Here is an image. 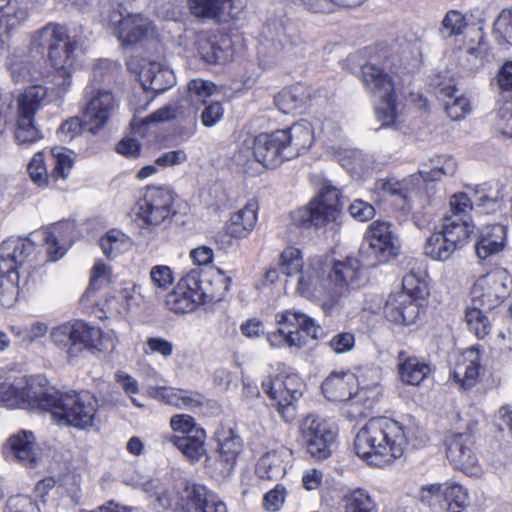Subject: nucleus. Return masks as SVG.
<instances>
[{"instance_id": "obj_1", "label": "nucleus", "mask_w": 512, "mask_h": 512, "mask_svg": "<svg viewBox=\"0 0 512 512\" xmlns=\"http://www.w3.org/2000/svg\"><path fill=\"white\" fill-rule=\"evenodd\" d=\"M0 402L9 408L47 411L60 425L87 429L93 426L98 402L88 392L48 390L34 378L0 383Z\"/></svg>"}, {"instance_id": "obj_2", "label": "nucleus", "mask_w": 512, "mask_h": 512, "mask_svg": "<svg viewBox=\"0 0 512 512\" xmlns=\"http://www.w3.org/2000/svg\"><path fill=\"white\" fill-rule=\"evenodd\" d=\"M415 429L386 417L370 419L356 434V455L369 465L381 467L400 458L408 444L416 447Z\"/></svg>"}, {"instance_id": "obj_3", "label": "nucleus", "mask_w": 512, "mask_h": 512, "mask_svg": "<svg viewBox=\"0 0 512 512\" xmlns=\"http://www.w3.org/2000/svg\"><path fill=\"white\" fill-rule=\"evenodd\" d=\"M380 371L363 368L359 373L332 372L322 383V392L331 401H343L344 414L350 419L366 417L380 395Z\"/></svg>"}, {"instance_id": "obj_4", "label": "nucleus", "mask_w": 512, "mask_h": 512, "mask_svg": "<svg viewBox=\"0 0 512 512\" xmlns=\"http://www.w3.org/2000/svg\"><path fill=\"white\" fill-rule=\"evenodd\" d=\"M52 343L64 351L69 360L76 359L85 350L113 351L118 343L114 330L103 331L83 321L66 322L50 332Z\"/></svg>"}, {"instance_id": "obj_5", "label": "nucleus", "mask_w": 512, "mask_h": 512, "mask_svg": "<svg viewBox=\"0 0 512 512\" xmlns=\"http://www.w3.org/2000/svg\"><path fill=\"white\" fill-rule=\"evenodd\" d=\"M361 75L365 90L378 100L375 108L377 119L382 126L393 125L398 115L393 77L375 63L363 65Z\"/></svg>"}, {"instance_id": "obj_6", "label": "nucleus", "mask_w": 512, "mask_h": 512, "mask_svg": "<svg viewBox=\"0 0 512 512\" xmlns=\"http://www.w3.org/2000/svg\"><path fill=\"white\" fill-rule=\"evenodd\" d=\"M177 201L178 195L169 186H147L136 204L139 225L152 230L170 221L177 214Z\"/></svg>"}, {"instance_id": "obj_7", "label": "nucleus", "mask_w": 512, "mask_h": 512, "mask_svg": "<svg viewBox=\"0 0 512 512\" xmlns=\"http://www.w3.org/2000/svg\"><path fill=\"white\" fill-rule=\"evenodd\" d=\"M51 101L56 100L50 95L49 88L41 84L30 86L19 94L14 132L19 145L31 144L43 137L35 125V114Z\"/></svg>"}, {"instance_id": "obj_8", "label": "nucleus", "mask_w": 512, "mask_h": 512, "mask_svg": "<svg viewBox=\"0 0 512 512\" xmlns=\"http://www.w3.org/2000/svg\"><path fill=\"white\" fill-rule=\"evenodd\" d=\"M342 206L339 190L330 184H325L308 206L291 212V221L298 227L320 228L336 222L341 215Z\"/></svg>"}, {"instance_id": "obj_9", "label": "nucleus", "mask_w": 512, "mask_h": 512, "mask_svg": "<svg viewBox=\"0 0 512 512\" xmlns=\"http://www.w3.org/2000/svg\"><path fill=\"white\" fill-rule=\"evenodd\" d=\"M262 390L274 401L280 417L287 423L296 418V402L302 397L305 384L296 373H280L263 379Z\"/></svg>"}, {"instance_id": "obj_10", "label": "nucleus", "mask_w": 512, "mask_h": 512, "mask_svg": "<svg viewBox=\"0 0 512 512\" xmlns=\"http://www.w3.org/2000/svg\"><path fill=\"white\" fill-rule=\"evenodd\" d=\"M29 49L39 54L47 51L48 63H59L66 56L75 57L76 41L70 37L65 25L49 22L30 34Z\"/></svg>"}, {"instance_id": "obj_11", "label": "nucleus", "mask_w": 512, "mask_h": 512, "mask_svg": "<svg viewBox=\"0 0 512 512\" xmlns=\"http://www.w3.org/2000/svg\"><path fill=\"white\" fill-rule=\"evenodd\" d=\"M336 436L331 423L317 415H307L300 422L299 440L315 459L325 460L331 456Z\"/></svg>"}, {"instance_id": "obj_12", "label": "nucleus", "mask_w": 512, "mask_h": 512, "mask_svg": "<svg viewBox=\"0 0 512 512\" xmlns=\"http://www.w3.org/2000/svg\"><path fill=\"white\" fill-rule=\"evenodd\" d=\"M212 299L213 297L203 288L200 271L193 269L185 274L174 289L167 294L165 305L175 313L185 314Z\"/></svg>"}, {"instance_id": "obj_13", "label": "nucleus", "mask_w": 512, "mask_h": 512, "mask_svg": "<svg viewBox=\"0 0 512 512\" xmlns=\"http://www.w3.org/2000/svg\"><path fill=\"white\" fill-rule=\"evenodd\" d=\"M109 26L123 46H131L143 41L152 31V22L140 13H130L122 4L112 6V10L105 15Z\"/></svg>"}, {"instance_id": "obj_14", "label": "nucleus", "mask_w": 512, "mask_h": 512, "mask_svg": "<svg viewBox=\"0 0 512 512\" xmlns=\"http://www.w3.org/2000/svg\"><path fill=\"white\" fill-rule=\"evenodd\" d=\"M511 283V276L504 268H496L480 276L470 290L473 305L488 311L495 309L508 297Z\"/></svg>"}, {"instance_id": "obj_15", "label": "nucleus", "mask_w": 512, "mask_h": 512, "mask_svg": "<svg viewBox=\"0 0 512 512\" xmlns=\"http://www.w3.org/2000/svg\"><path fill=\"white\" fill-rule=\"evenodd\" d=\"M84 99V123L89 126L92 133H96L109 121L118 106L117 100L112 91L94 87L92 84L86 86Z\"/></svg>"}, {"instance_id": "obj_16", "label": "nucleus", "mask_w": 512, "mask_h": 512, "mask_svg": "<svg viewBox=\"0 0 512 512\" xmlns=\"http://www.w3.org/2000/svg\"><path fill=\"white\" fill-rule=\"evenodd\" d=\"M367 247L362 246L361 255H368V267H375L379 263L387 262L398 253V239L390 229L387 222H373L366 235Z\"/></svg>"}, {"instance_id": "obj_17", "label": "nucleus", "mask_w": 512, "mask_h": 512, "mask_svg": "<svg viewBox=\"0 0 512 512\" xmlns=\"http://www.w3.org/2000/svg\"><path fill=\"white\" fill-rule=\"evenodd\" d=\"M327 270L328 264L322 258L311 259L301 270L296 291L305 298L330 304Z\"/></svg>"}, {"instance_id": "obj_18", "label": "nucleus", "mask_w": 512, "mask_h": 512, "mask_svg": "<svg viewBox=\"0 0 512 512\" xmlns=\"http://www.w3.org/2000/svg\"><path fill=\"white\" fill-rule=\"evenodd\" d=\"M367 266V261L347 257L333 265L328 264L327 283L330 286V305L336 303L345 295L349 288L359 279L361 269Z\"/></svg>"}, {"instance_id": "obj_19", "label": "nucleus", "mask_w": 512, "mask_h": 512, "mask_svg": "<svg viewBox=\"0 0 512 512\" xmlns=\"http://www.w3.org/2000/svg\"><path fill=\"white\" fill-rule=\"evenodd\" d=\"M418 178L409 176L404 179L396 177L381 178L374 183V193L378 195L379 200L391 201L401 210L410 209V201L417 193Z\"/></svg>"}, {"instance_id": "obj_20", "label": "nucleus", "mask_w": 512, "mask_h": 512, "mask_svg": "<svg viewBox=\"0 0 512 512\" xmlns=\"http://www.w3.org/2000/svg\"><path fill=\"white\" fill-rule=\"evenodd\" d=\"M445 444L447 458L456 469L470 475L477 473L478 459L470 433H453L446 438Z\"/></svg>"}, {"instance_id": "obj_21", "label": "nucleus", "mask_w": 512, "mask_h": 512, "mask_svg": "<svg viewBox=\"0 0 512 512\" xmlns=\"http://www.w3.org/2000/svg\"><path fill=\"white\" fill-rule=\"evenodd\" d=\"M281 129L270 133H260L254 138L253 155L257 162L266 168H276L289 161Z\"/></svg>"}, {"instance_id": "obj_22", "label": "nucleus", "mask_w": 512, "mask_h": 512, "mask_svg": "<svg viewBox=\"0 0 512 512\" xmlns=\"http://www.w3.org/2000/svg\"><path fill=\"white\" fill-rule=\"evenodd\" d=\"M184 512H229L226 503L206 486L187 482L183 487Z\"/></svg>"}, {"instance_id": "obj_23", "label": "nucleus", "mask_w": 512, "mask_h": 512, "mask_svg": "<svg viewBox=\"0 0 512 512\" xmlns=\"http://www.w3.org/2000/svg\"><path fill=\"white\" fill-rule=\"evenodd\" d=\"M75 57L66 56L59 63L49 62L52 71L41 72L40 80L50 84V95L57 101L63 100L71 90L75 71Z\"/></svg>"}, {"instance_id": "obj_24", "label": "nucleus", "mask_w": 512, "mask_h": 512, "mask_svg": "<svg viewBox=\"0 0 512 512\" xmlns=\"http://www.w3.org/2000/svg\"><path fill=\"white\" fill-rule=\"evenodd\" d=\"M219 452L214 460L207 459L208 466L219 476L225 477L233 470L238 455L242 450V440L231 429L218 436Z\"/></svg>"}, {"instance_id": "obj_25", "label": "nucleus", "mask_w": 512, "mask_h": 512, "mask_svg": "<svg viewBox=\"0 0 512 512\" xmlns=\"http://www.w3.org/2000/svg\"><path fill=\"white\" fill-rule=\"evenodd\" d=\"M35 245L29 238L9 237L0 245V271H18L31 254Z\"/></svg>"}, {"instance_id": "obj_26", "label": "nucleus", "mask_w": 512, "mask_h": 512, "mask_svg": "<svg viewBox=\"0 0 512 512\" xmlns=\"http://www.w3.org/2000/svg\"><path fill=\"white\" fill-rule=\"evenodd\" d=\"M191 11L198 17L227 21L237 18L247 0H190Z\"/></svg>"}, {"instance_id": "obj_27", "label": "nucleus", "mask_w": 512, "mask_h": 512, "mask_svg": "<svg viewBox=\"0 0 512 512\" xmlns=\"http://www.w3.org/2000/svg\"><path fill=\"white\" fill-rule=\"evenodd\" d=\"M386 319L398 325H411L419 315V306L406 292H392L384 306Z\"/></svg>"}, {"instance_id": "obj_28", "label": "nucleus", "mask_w": 512, "mask_h": 512, "mask_svg": "<svg viewBox=\"0 0 512 512\" xmlns=\"http://www.w3.org/2000/svg\"><path fill=\"white\" fill-rule=\"evenodd\" d=\"M480 371V349L473 345L459 355L451 374L453 380L463 389H470L478 382Z\"/></svg>"}, {"instance_id": "obj_29", "label": "nucleus", "mask_w": 512, "mask_h": 512, "mask_svg": "<svg viewBox=\"0 0 512 512\" xmlns=\"http://www.w3.org/2000/svg\"><path fill=\"white\" fill-rule=\"evenodd\" d=\"M143 491L150 499V503L157 512L168 510L184 512L183 489L165 488L159 480L151 479L143 483Z\"/></svg>"}, {"instance_id": "obj_30", "label": "nucleus", "mask_w": 512, "mask_h": 512, "mask_svg": "<svg viewBox=\"0 0 512 512\" xmlns=\"http://www.w3.org/2000/svg\"><path fill=\"white\" fill-rule=\"evenodd\" d=\"M74 229L75 226L72 222L64 221L53 224L39 232L51 260L56 261L65 255L67 249L72 244Z\"/></svg>"}, {"instance_id": "obj_31", "label": "nucleus", "mask_w": 512, "mask_h": 512, "mask_svg": "<svg viewBox=\"0 0 512 512\" xmlns=\"http://www.w3.org/2000/svg\"><path fill=\"white\" fill-rule=\"evenodd\" d=\"M196 48L201 59L208 64L227 62L231 56V40L223 35L201 33L196 41Z\"/></svg>"}, {"instance_id": "obj_32", "label": "nucleus", "mask_w": 512, "mask_h": 512, "mask_svg": "<svg viewBox=\"0 0 512 512\" xmlns=\"http://www.w3.org/2000/svg\"><path fill=\"white\" fill-rule=\"evenodd\" d=\"M507 244V227L500 223L489 224L479 230L475 244L476 255L485 260L503 251Z\"/></svg>"}, {"instance_id": "obj_33", "label": "nucleus", "mask_w": 512, "mask_h": 512, "mask_svg": "<svg viewBox=\"0 0 512 512\" xmlns=\"http://www.w3.org/2000/svg\"><path fill=\"white\" fill-rule=\"evenodd\" d=\"M291 454V450L285 446L266 452L256 464V475L261 480L282 478L286 473Z\"/></svg>"}, {"instance_id": "obj_34", "label": "nucleus", "mask_w": 512, "mask_h": 512, "mask_svg": "<svg viewBox=\"0 0 512 512\" xmlns=\"http://www.w3.org/2000/svg\"><path fill=\"white\" fill-rule=\"evenodd\" d=\"M289 159L298 157L308 150L314 141L312 125L307 121L298 122L287 129H281Z\"/></svg>"}, {"instance_id": "obj_35", "label": "nucleus", "mask_w": 512, "mask_h": 512, "mask_svg": "<svg viewBox=\"0 0 512 512\" xmlns=\"http://www.w3.org/2000/svg\"><path fill=\"white\" fill-rule=\"evenodd\" d=\"M258 203L249 200L245 206L233 213L226 224V232L235 239L248 237L255 228L257 222Z\"/></svg>"}, {"instance_id": "obj_36", "label": "nucleus", "mask_w": 512, "mask_h": 512, "mask_svg": "<svg viewBox=\"0 0 512 512\" xmlns=\"http://www.w3.org/2000/svg\"><path fill=\"white\" fill-rule=\"evenodd\" d=\"M144 90L162 93L173 86L175 78L171 70L162 63L151 61L139 73Z\"/></svg>"}, {"instance_id": "obj_37", "label": "nucleus", "mask_w": 512, "mask_h": 512, "mask_svg": "<svg viewBox=\"0 0 512 512\" xmlns=\"http://www.w3.org/2000/svg\"><path fill=\"white\" fill-rule=\"evenodd\" d=\"M397 360L399 378L404 384L418 386L431 374L428 363L404 351L399 352Z\"/></svg>"}, {"instance_id": "obj_38", "label": "nucleus", "mask_w": 512, "mask_h": 512, "mask_svg": "<svg viewBox=\"0 0 512 512\" xmlns=\"http://www.w3.org/2000/svg\"><path fill=\"white\" fill-rule=\"evenodd\" d=\"M276 323L285 329L292 331H303L313 339H318L322 334V328L315 320L305 313L290 309L279 312L275 316Z\"/></svg>"}, {"instance_id": "obj_39", "label": "nucleus", "mask_w": 512, "mask_h": 512, "mask_svg": "<svg viewBox=\"0 0 512 512\" xmlns=\"http://www.w3.org/2000/svg\"><path fill=\"white\" fill-rule=\"evenodd\" d=\"M5 66L12 81L16 84L40 81L41 71L22 51H13L5 61Z\"/></svg>"}, {"instance_id": "obj_40", "label": "nucleus", "mask_w": 512, "mask_h": 512, "mask_svg": "<svg viewBox=\"0 0 512 512\" xmlns=\"http://www.w3.org/2000/svg\"><path fill=\"white\" fill-rule=\"evenodd\" d=\"M11 457L15 458L25 467H34L36 464L35 438L30 431H21L12 435L8 440Z\"/></svg>"}, {"instance_id": "obj_41", "label": "nucleus", "mask_w": 512, "mask_h": 512, "mask_svg": "<svg viewBox=\"0 0 512 512\" xmlns=\"http://www.w3.org/2000/svg\"><path fill=\"white\" fill-rule=\"evenodd\" d=\"M206 433L204 429L197 428L190 435L173 436L171 441L183 455L192 462L200 460L205 454Z\"/></svg>"}, {"instance_id": "obj_42", "label": "nucleus", "mask_w": 512, "mask_h": 512, "mask_svg": "<svg viewBox=\"0 0 512 512\" xmlns=\"http://www.w3.org/2000/svg\"><path fill=\"white\" fill-rule=\"evenodd\" d=\"M140 286L135 283H126L116 294L107 299V308L119 315H122L140 303Z\"/></svg>"}, {"instance_id": "obj_43", "label": "nucleus", "mask_w": 512, "mask_h": 512, "mask_svg": "<svg viewBox=\"0 0 512 512\" xmlns=\"http://www.w3.org/2000/svg\"><path fill=\"white\" fill-rule=\"evenodd\" d=\"M339 512H378L377 505L364 489L345 493L339 502Z\"/></svg>"}, {"instance_id": "obj_44", "label": "nucleus", "mask_w": 512, "mask_h": 512, "mask_svg": "<svg viewBox=\"0 0 512 512\" xmlns=\"http://www.w3.org/2000/svg\"><path fill=\"white\" fill-rule=\"evenodd\" d=\"M473 221H466L460 218L444 216L442 219L441 230H439L446 238L453 241V244L461 248L473 232Z\"/></svg>"}, {"instance_id": "obj_45", "label": "nucleus", "mask_w": 512, "mask_h": 512, "mask_svg": "<svg viewBox=\"0 0 512 512\" xmlns=\"http://www.w3.org/2000/svg\"><path fill=\"white\" fill-rule=\"evenodd\" d=\"M478 42L475 46L461 49L458 56L459 65L464 73H475L484 65L486 59V47L482 42L483 34L481 29L477 30Z\"/></svg>"}, {"instance_id": "obj_46", "label": "nucleus", "mask_w": 512, "mask_h": 512, "mask_svg": "<svg viewBox=\"0 0 512 512\" xmlns=\"http://www.w3.org/2000/svg\"><path fill=\"white\" fill-rule=\"evenodd\" d=\"M424 254L435 261H446L459 248L440 231H434L426 240Z\"/></svg>"}, {"instance_id": "obj_47", "label": "nucleus", "mask_w": 512, "mask_h": 512, "mask_svg": "<svg viewBox=\"0 0 512 512\" xmlns=\"http://www.w3.org/2000/svg\"><path fill=\"white\" fill-rule=\"evenodd\" d=\"M29 18L28 9L19 4L7 8L0 15V38L19 29Z\"/></svg>"}, {"instance_id": "obj_48", "label": "nucleus", "mask_w": 512, "mask_h": 512, "mask_svg": "<svg viewBox=\"0 0 512 512\" xmlns=\"http://www.w3.org/2000/svg\"><path fill=\"white\" fill-rule=\"evenodd\" d=\"M457 89L454 86H447L441 89V94L448 98L445 102V110L452 120L464 118L470 111V102L463 95L457 96Z\"/></svg>"}, {"instance_id": "obj_49", "label": "nucleus", "mask_w": 512, "mask_h": 512, "mask_svg": "<svg viewBox=\"0 0 512 512\" xmlns=\"http://www.w3.org/2000/svg\"><path fill=\"white\" fill-rule=\"evenodd\" d=\"M430 170L421 169L420 175L425 181H437L441 176H452L457 170V164L454 158L447 156H437L429 160Z\"/></svg>"}, {"instance_id": "obj_50", "label": "nucleus", "mask_w": 512, "mask_h": 512, "mask_svg": "<svg viewBox=\"0 0 512 512\" xmlns=\"http://www.w3.org/2000/svg\"><path fill=\"white\" fill-rule=\"evenodd\" d=\"M484 308L471 304L467 308L465 319L471 332L479 339L485 338L491 330V322L486 316Z\"/></svg>"}, {"instance_id": "obj_51", "label": "nucleus", "mask_w": 512, "mask_h": 512, "mask_svg": "<svg viewBox=\"0 0 512 512\" xmlns=\"http://www.w3.org/2000/svg\"><path fill=\"white\" fill-rule=\"evenodd\" d=\"M10 330L12 334L18 338L19 346L28 348L32 343L46 336L48 325L44 322L37 321L25 327L11 326Z\"/></svg>"}, {"instance_id": "obj_52", "label": "nucleus", "mask_w": 512, "mask_h": 512, "mask_svg": "<svg viewBox=\"0 0 512 512\" xmlns=\"http://www.w3.org/2000/svg\"><path fill=\"white\" fill-rule=\"evenodd\" d=\"M51 155L54 161V167L50 174L51 179L54 182L60 179L65 180L74 166L72 152L64 147H54L51 149Z\"/></svg>"}, {"instance_id": "obj_53", "label": "nucleus", "mask_w": 512, "mask_h": 512, "mask_svg": "<svg viewBox=\"0 0 512 512\" xmlns=\"http://www.w3.org/2000/svg\"><path fill=\"white\" fill-rule=\"evenodd\" d=\"M19 272L0 271V303L3 306L11 307L19 296Z\"/></svg>"}, {"instance_id": "obj_54", "label": "nucleus", "mask_w": 512, "mask_h": 512, "mask_svg": "<svg viewBox=\"0 0 512 512\" xmlns=\"http://www.w3.org/2000/svg\"><path fill=\"white\" fill-rule=\"evenodd\" d=\"M444 502L448 512H461L469 504L467 489L456 482L444 483Z\"/></svg>"}, {"instance_id": "obj_55", "label": "nucleus", "mask_w": 512, "mask_h": 512, "mask_svg": "<svg viewBox=\"0 0 512 512\" xmlns=\"http://www.w3.org/2000/svg\"><path fill=\"white\" fill-rule=\"evenodd\" d=\"M427 274L424 271H410L402 280V289L399 292H406L414 301L423 299L428 294L426 282Z\"/></svg>"}, {"instance_id": "obj_56", "label": "nucleus", "mask_w": 512, "mask_h": 512, "mask_svg": "<svg viewBox=\"0 0 512 512\" xmlns=\"http://www.w3.org/2000/svg\"><path fill=\"white\" fill-rule=\"evenodd\" d=\"M100 247L108 258H115L129 247V240L119 230H110L100 239Z\"/></svg>"}, {"instance_id": "obj_57", "label": "nucleus", "mask_w": 512, "mask_h": 512, "mask_svg": "<svg viewBox=\"0 0 512 512\" xmlns=\"http://www.w3.org/2000/svg\"><path fill=\"white\" fill-rule=\"evenodd\" d=\"M474 203L475 198H470L466 193H455L449 199V211L445 215L472 221L471 211L473 210Z\"/></svg>"}, {"instance_id": "obj_58", "label": "nucleus", "mask_w": 512, "mask_h": 512, "mask_svg": "<svg viewBox=\"0 0 512 512\" xmlns=\"http://www.w3.org/2000/svg\"><path fill=\"white\" fill-rule=\"evenodd\" d=\"M120 71V65L109 59H98L93 63L89 84L96 87L101 82L112 81Z\"/></svg>"}, {"instance_id": "obj_59", "label": "nucleus", "mask_w": 512, "mask_h": 512, "mask_svg": "<svg viewBox=\"0 0 512 512\" xmlns=\"http://www.w3.org/2000/svg\"><path fill=\"white\" fill-rule=\"evenodd\" d=\"M302 253L298 248L287 247L281 254L279 259L280 272L288 277L301 273L304 268Z\"/></svg>"}, {"instance_id": "obj_60", "label": "nucleus", "mask_w": 512, "mask_h": 512, "mask_svg": "<svg viewBox=\"0 0 512 512\" xmlns=\"http://www.w3.org/2000/svg\"><path fill=\"white\" fill-rule=\"evenodd\" d=\"M267 341L273 348L282 346L301 348L305 344V339L299 331H292L279 327L276 332L267 335Z\"/></svg>"}, {"instance_id": "obj_61", "label": "nucleus", "mask_w": 512, "mask_h": 512, "mask_svg": "<svg viewBox=\"0 0 512 512\" xmlns=\"http://www.w3.org/2000/svg\"><path fill=\"white\" fill-rule=\"evenodd\" d=\"M493 35L501 46H512V10L503 9L494 22Z\"/></svg>"}, {"instance_id": "obj_62", "label": "nucleus", "mask_w": 512, "mask_h": 512, "mask_svg": "<svg viewBox=\"0 0 512 512\" xmlns=\"http://www.w3.org/2000/svg\"><path fill=\"white\" fill-rule=\"evenodd\" d=\"M467 27L465 16L456 10H450L442 20L440 33L444 38L458 36L464 33Z\"/></svg>"}, {"instance_id": "obj_63", "label": "nucleus", "mask_w": 512, "mask_h": 512, "mask_svg": "<svg viewBox=\"0 0 512 512\" xmlns=\"http://www.w3.org/2000/svg\"><path fill=\"white\" fill-rule=\"evenodd\" d=\"M149 279L155 293H163L173 284L174 273L167 265H155L150 269Z\"/></svg>"}, {"instance_id": "obj_64", "label": "nucleus", "mask_w": 512, "mask_h": 512, "mask_svg": "<svg viewBox=\"0 0 512 512\" xmlns=\"http://www.w3.org/2000/svg\"><path fill=\"white\" fill-rule=\"evenodd\" d=\"M27 171L32 182L39 188H46L51 177L47 173L44 155L41 151L34 154L28 163Z\"/></svg>"}]
</instances>
